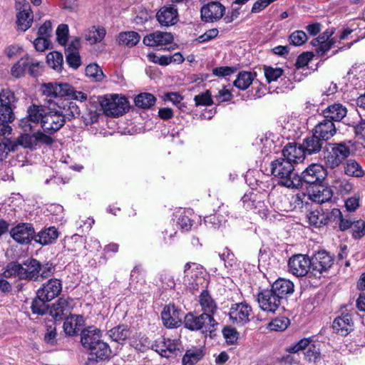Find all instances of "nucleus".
I'll list each match as a JSON object with an SVG mask.
<instances>
[{
	"mask_svg": "<svg viewBox=\"0 0 365 365\" xmlns=\"http://www.w3.org/2000/svg\"><path fill=\"white\" fill-rule=\"evenodd\" d=\"M271 173L273 176L279 179V184L288 187H300L299 175L294 172V164L286 158H279L271 164Z\"/></svg>",
	"mask_w": 365,
	"mask_h": 365,
	"instance_id": "nucleus-1",
	"label": "nucleus"
},
{
	"mask_svg": "<svg viewBox=\"0 0 365 365\" xmlns=\"http://www.w3.org/2000/svg\"><path fill=\"white\" fill-rule=\"evenodd\" d=\"M46 116V110L43 106L33 105L28 108L29 118H22L19 121V127L21 128L25 133L30 132L36 140H42L46 137L43 132L37 129L40 127L44 130V117Z\"/></svg>",
	"mask_w": 365,
	"mask_h": 365,
	"instance_id": "nucleus-2",
	"label": "nucleus"
},
{
	"mask_svg": "<svg viewBox=\"0 0 365 365\" xmlns=\"http://www.w3.org/2000/svg\"><path fill=\"white\" fill-rule=\"evenodd\" d=\"M41 268V264L38 260L29 258L22 263H9L4 271V276L7 278L17 277L19 279H37Z\"/></svg>",
	"mask_w": 365,
	"mask_h": 365,
	"instance_id": "nucleus-3",
	"label": "nucleus"
},
{
	"mask_svg": "<svg viewBox=\"0 0 365 365\" xmlns=\"http://www.w3.org/2000/svg\"><path fill=\"white\" fill-rule=\"evenodd\" d=\"M184 326L190 331H200L202 333L214 332L218 323L214 317H210L207 313L197 314L189 312L184 317Z\"/></svg>",
	"mask_w": 365,
	"mask_h": 365,
	"instance_id": "nucleus-4",
	"label": "nucleus"
},
{
	"mask_svg": "<svg viewBox=\"0 0 365 365\" xmlns=\"http://www.w3.org/2000/svg\"><path fill=\"white\" fill-rule=\"evenodd\" d=\"M350 154V148L345 143H328L323 150V160L327 167L334 169Z\"/></svg>",
	"mask_w": 365,
	"mask_h": 365,
	"instance_id": "nucleus-5",
	"label": "nucleus"
},
{
	"mask_svg": "<svg viewBox=\"0 0 365 365\" xmlns=\"http://www.w3.org/2000/svg\"><path fill=\"white\" fill-rule=\"evenodd\" d=\"M48 97H67L83 102L87 99V95L81 91H76L68 83H47V98Z\"/></svg>",
	"mask_w": 365,
	"mask_h": 365,
	"instance_id": "nucleus-6",
	"label": "nucleus"
},
{
	"mask_svg": "<svg viewBox=\"0 0 365 365\" xmlns=\"http://www.w3.org/2000/svg\"><path fill=\"white\" fill-rule=\"evenodd\" d=\"M101 106L108 116L118 117L123 115L128 110V101L125 97L113 95L110 97H103L101 101Z\"/></svg>",
	"mask_w": 365,
	"mask_h": 365,
	"instance_id": "nucleus-7",
	"label": "nucleus"
},
{
	"mask_svg": "<svg viewBox=\"0 0 365 365\" xmlns=\"http://www.w3.org/2000/svg\"><path fill=\"white\" fill-rule=\"evenodd\" d=\"M257 300L259 307L264 312L274 314L279 309H284L282 297L275 294L271 288L260 291L257 294Z\"/></svg>",
	"mask_w": 365,
	"mask_h": 365,
	"instance_id": "nucleus-8",
	"label": "nucleus"
},
{
	"mask_svg": "<svg viewBox=\"0 0 365 365\" xmlns=\"http://www.w3.org/2000/svg\"><path fill=\"white\" fill-rule=\"evenodd\" d=\"M327 175V171L323 165L319 163H312L302 173L301 175H299L300 187L303 183L310 186L321 185Z\"/></svg>",
	"mask_w": 365,
	"mask_h": 365,
	"instance_id": "nucleus-9",
	"label": "nucleus"
},
{
	"mask_svg": "<svg viewBox=\"0 0 365 365\" xmlns=\"http://www.w3.org/2000/svg\"><path fill=\"white\" fill-rule=\"evenodd\" d=\"M311 274L316 278H320L323 273L329 270L334 264L333 257L327 251L321 250L310 258Z\"/></svg>",
	"mask_w": 365,
	"mask_h": 365,
	"instance_id": "nucleus-10",
	"label": "nucleus"
},
{
	"mask_svg": "<svg viewBox=\"0 0 365 365\" xmlns=\"http://www.w3.org/2000/svg\"><path fill=\"white\" fill-rule=\"evenodd\" d=\"M53 98L55 100H52L51 97L47 98V108L55 109L57 107L58 113H61L65 119L68 120L80 116V108L76 103L63 100L61 97Z\"/></svg>",
	"mask_w": 365,
	"mask_h": 365,
	"instance_id": "nucleus-11",
	"label": "nucleus"
},
{
	"mask_svg": "<svg viewBox=\"0 0 365 365\" xmlns=\"http://www.w3.org/2000/svg\"><path fill=\"white\" fill-rule=\"evenodd\" d=\"M288 269L290 273L298 277L307 275L309 272V277L312 276L310 258L305 255L298 254L292 256L288 261Z\"/></svg>",
	"mask_w": 365,
	"mask_h": 365,
	"instance_id": "nucleus-12",
	"label": "nucleus"
},
{
	"mask_svg": "<svg viewBox=\"0 0 365 365\" xmlns=\"http://www.w3.org/2000/svg\"><path fill=\"white\" fill-rule=\"evenodd\" d=\"M16 9L17 29L22 31L29 29L33 21V15L31 7L26 0H15Z\"/></svg>",
	"mask_w": 365,
	"mask_h": 365,
	"instance_id": "nucleus-13",
	"label": "nucleus"
},
{
	"mask_svg": "<svg viewBox=\"0 0 365 365\" xmlns=\"http://www.w3.org/2000/svg\"><path fill=\"white\" fill-rule=\"evenodd\" d=\"M180 341L179 339L160 337L152 345V349L161 356L170 358L176 354L180 350Z\"/></svg>",
	"mask_w": 365,
	"mask_h": 365,
	"instance_id": "nucleus-14",
	"label": "nucleus"
},
{
	"mask_svg": "<svg viewBox=\"0 0 365 365\" xmlns=\"http://www.w3.org/2000/svg\"><path fill=\"white\" fill-rule=\"evenodd\" d=\"M240 202L245 210H252L258 213L262 219L268 217L269 210L264 201L259 199L257 194L254 192L245 193Z\"/></svg>",
	"mask_w": 365,
	"mask_h": 365,
	"instance_id": "nucleus-15",
	"label": "nucleus"
},
{
	"mask_svg": "<svg viewBox=\"0 0 365 365\" xmlns=\"http://www.w3.org/2000/svg\"><path fill=\"white\" fill-rule=\"evenodd\" d=\"M173 36L170 33L155 31L143 38V43L148 46L158 47L160 49L173 48L172 46Z\"/></svg>",
	"mask_w": 365,
	"mask_h": 365,
	"instance_id": "nucleus-16",
	"label": "nucleus"
},
{
	"mask_svg": "<svg viewBox=\"0 0 365 365\" xmlns=\"http://www.w3.org/2000/svg\"><path fill=\"white\" fill-rule=\"evenodd\" d=\"M47 108V134H52L62 128L66 119L61 113H58V108ZM53 138L47 135V146L52 144Z\"/></svg>",
	"mask_w": 365,
	"mask_h": 365,
	"instance_id": "nucleus-17",
	"label": "nucleus"
},
{
	"mask_svg": "<svg viewBox=\"0 0 365 365\" xmlns=\"http://www.w3.org/2000/svg\"><path fill=\"white\" fill-rule=\"evenodd\" d=\"M34 234V228L29 223H19L10 230V235L14 240L22 245L30 243Z\"/></svg>",
	"mask_w": 365,
	"mask_h": 365,
	"instance_id": "nucleus-18",
	"label": "nucleus"
},
{
	"mask_svg": "<svg viewBox=\"0 0 365 365\" xmlns=\"http://www.w3.org/2000/svg\"><path fill=\"white\" fill-rule=\"evenodd\" d=\"M225 7L218 1H211L200 9L202 20L205 22H214L224 15Z\"/></svg>",
	"mask_w": 365,
	"mask_h": 365,
	"instance_id": "nucleus-19",
	"label": "nucleus"
},
{
	"mask_svg": "<svg viewBox=\"0 0 365 365\" xmlns=\"http://www.w3.org/2000/svg\"><path fill=\"white\" fill-rule=\"evenodd\" d=\"M251 312L252 308L247 303H237L230 309V319L234 324L244 325L250 322Z\"/></svg>",
	"mask_w": 365,
	"mask_h": 365,
	"instance_id": "nucleus-20",
	"label": "nucleus"
},
{
	"mask_svg": "<svg viewBox=\"0 0 365 365\" xmlns=\"http://www.w3.org/2000/svg\"><path fill=\"white\" fill-rule=\"evenodd\" d=\"M163 324L168 328L179 327L182 323V314L174 304L165 306L161 313Z\"/></svg>",
	"mask_w": 365,
	"mask_h": 365,
	"instance_id": "nucleus-21",
	"label": "nucleus"
},
{
	"mask_svg": "<svg viewBox=\"0 0 365 365\" xmlns=\"http://www.w3.org/2000/svg\"><path fill=\"white\" fill-rule=\"evenodd\" d=\"M229 215L228 206L222 204L214 214L205 217L204 222L209 228L217 229L226 222Z\"/></svg>",
	"mask_w": 365,
	"mask_h": 365,
	"instance_id": "nucleus-22",
	"label": "nucleus"
},
{
	"mask_svg": "<svg viewBox=\"0 0 365 365\" xmlns=\"http://www.w3.org/2000/svg\"><path fill=\"white\" fill-rule=\"evenodd\" d=\"M156 18L161 26L174 25L178 20V10L174 5L164 6L157 12Z\"/></svg>",
	"mask_w": 365,
	"mask_h": 365,
	"instance_id": "nucleus-23",
	"label": "nucleus"
},
{
	"mask_svg": "<svg viewBox=\"0 0 365 365\" xmlns=\"http://www.w3.org/2000/svg\"><path fill=\"white\" fill-rule=\"evenodd\" d=\"M306 151L302 145L297 146L295 143H288L282 150L283 158L292 164L302 162L305 158Z\"/></svg>",
	"mask_w": 365,
	"mask_h": 365,
	"instance_id": "nucleus-24",
	"label": "nucleus"
},
{
	"mask_svg": "<svg viewBox=\"0 0 365 365\" xmlns=\"http://www.w3.org/2000/svg\"><path fill=\"white\" fill-rule=\"evenodd\" d=\"M312 133L326 143L336 134V128L331 120L324 119L314 127Z\"/></svg>",
	"mask_w": 365,
	"mask_h": 365,
	"instance_id": "nucleus-25",
	"label": "nucleus"
},
{
	"mask_svg": "<svg viewBox=\"0 0 365 365\" xmlns=\"http://www.w3.org/2000/svg\"><path fill=\"white\" fill-rule=\"evenodd\" d=\"M323 115L325 119L331 120V122H340L347 114V108L345 106L339 103H335L327 106L323 111Z\"/></svg>",
	"mask_w": 365,
	"mask_h": 365,
	"instance_id": "nucleus-26",
	"label": "nucleus"
},
{
	"mask_svg": "<svg viewBox=\"0 0 365 365\" xmlns=\"http://www.w3.org/2000/svg\"><path fill=\"white\" fill-rule=\"evenodd\" d=\"M332 327L338 334L346 336L354 329V322L351 316L346 314L336 317L333 322Z\"/></svg>",
	"mask_w": 365,
	"mask_h": 365,
	"instance_id": "nucleus-27",
	"label": "nucleus"
},
{
	"mask_svg": "<svg viewBox=\"0 0 365 365\" xmlns=\"http://www.w3.org/2000/svg\"><path fill=\"white\" fill-rule=\"evenodd\" d=\"M271 289L278 296L282 297V301L284 303L287 297L294 292V285L290 280L279 278L272 284Z\"/></svg>",
	"mask_w": 365,
	"mask_h": 365,
	"instance_id": "nucleus-28",
	"label": "nucleus"
},
{
	"mask_svg": "<svg viewBox=\"0 0 365 365\" xmlns=\"http://www.w3.org/2000/svg\"><path fill=\"white\" fill-rule=\"evenodd\" d=\"M101 330L94 327H89L82 330L81 333V342L83 346L90 350L101 340Z\"/></svg>",
	"mask_w": 365,
	"mask_h": 365,
	"instance_id": "nucleus-29",
	"label": "nucleus"
},
{
	"mask_svg": "<svg viewBox=\"0 0 365 365\" xmlns=\"http://www.w3.org/2000/svg\"><path fill=\"white\" fill-rule=\"evenodd\" d=\"M191 210L179 208L174 212V220L182 231H188L192 226V220L190 218Z\"/></svg>",
	"mask_w": 365,
	"mask_h": 365,
	"instance_id": "nucleus-30",
	"label": "nucleus"
},
{
	"mask_svg": "<svg viewBox=\"0 0 365 365\" xmlns=\"http://www.w3.org/2000/svg\"><path fill=\"white\" fill-rule=\"evenodd\" d=\"M49 312L55 321H60L63 319V317L66 316L68 312V302L63 298H59L52 306L48 308L47 305V312Z\"/></svg>",
	"mask_w": 365,
	"mask_h": 365,
	"instance_id": "nucleus-31",
	"label": "nucleus"
},
{
	"mask_svg": "<svg viewBox=\"0 0 365 365\" xmlns=\"http://www.w3.org/2000/svg\"><path fill=\"white\" fill-rule=\"evenodd\" d=\"M199 298L200 305L203 312L202 313H207L210 317H213L217 311V305L209 292L204 290L200 294Z\"/></svg>",
	"mask_w": 365,
	"mask_h": 365,
	"instance_id": "nucleus-32",
	"label": "nucleus"
},
{
	"mask_svg": "<svg viewBox=\"0 0 365 365\" xmlns=\"http://www.w3.org/2000/svg\"><path fill=\"white\" fill-rule=\"evenodd\" d=\"M315 190L309 192V198L315 202L322 204L329 201L332 197V191L329 187L321 185L314 186Z\"/></svg>",
	"mask_w": 365,
	"mask_h": 365,
	"instance_id": "nucleus-33",
	"label": "nucleus"
},
{
	"mask_svg": "<svg viewBox=\"0 0 365 365\" xmlns=\"http://www.w3.org/2000/svg\"><path fill=\"white\" fill-rule=\"evenodd\" d=\"M326 143L318 138L314 133L311 136L304 139L303 147L308 155H312L319 153Z\"/></svg>",
	"mask_w": 365,
	"mask_h": 365,
	"instance_id": "nucleus-34",
	"label": "nucleus"
},
{
	"mask_svg": "<svg viewBox=\"0 0 365 365\" xmlns=\"http://www.w3.org/2000/svg\"><path fill=\"white\" fill-rule=\"evenodd\" d=\"M46 284H43L37 291L36 297L32 302L31 310L34 314L43 315L46 313V294L44 292Z\"/></svg>",
	"mask_w": 365,
	"mask_h": 365,
	"instance_id": "nucleus-35",
	"label": "nucleus"
},
{
	"mask_svg": "<svg viewBox=\"0 0 365 365\" xmlns=\"http://www.w3.org/2000/svg\"><path fill=\"white\" fill-rule=\"evenodd\" d=\"M83 317L81 316H71L66 317L63 325V331L66 334L69 336L75 335L82 325Z\"/></svg>",
	"mask_w": 365,
	"mask_h": 365,
	"instance_id": "nucleus-36",
	"label": "nucleus"
},
{
	"mask_svg": "<svg viewBox=\"0 0 365 365\" xmlns=\"http://www.w3.org/2000/svg\"><path fill=\"white\" fill-rule=\"evenodd\" d=\"M140 39L139 34L133 31L120 32L117 38L119 45L128 47L135 46L140 41Z\"/></svg>",
	"mask_w": 365,
	"mask_h": 365,
	"instance_id": "nucleus-37",
	"label": "nucleus"
},
{
	"mask_svg": "<svg viewBox=\"0 0 365 365\" xmlns=\"http://www.w3.org/2000/svg\"><path fill=\"white\" fill-rule=\"evenodd\" d=\"M90 355L95 356L96 361L105 360L109 358L111 354V349L109 345L100 340L96 345L90 349Z\"/></svg>",
	"mask_w": 365,
	"mask_h": 365,
	"instance_id": "nucleus-38",
	"label": "nucleus"
},
{
	"mask_svg": "<svg viewBox=\"0 0 365 365\" xmlns=\"http://www.w3.org/2000/svg\"><path fill=\"white\" fill-rule=\"evenodd\" d=\"M130 330L124 324L115 327L108 331L109 337L118 343L125 341L130 336Z\"/></svg>",
	"mask_w": 365,
	"mask_h": 365,
	"instance_id": "nucleus-39",
	"label": "nucleus"
},
{
	"mask_svg": "<svg viewBox=\"0 0 365 365\" xmlns=\"http://www.w3.org/2000/svg\"><path fill=\"white\" fill-rule=\"evenodd\" d=\"M31 63V58L30 56L28 55L24 56L13 65L11 68V75L16 78L23 77Z\"/></svg>",
	"mask_w": 365,
	"mask_h": 365,
	"instance_id": "nucleus-40",
	"label": "nucleus"
},
{
	"mask_svg": "<svg viewBox=\"0 0 365 365\" xmlns=\"http://www.w3.org/2000/svg\"><path fill=\"white\" fill-rule=\"evenodd\" d=\"M106 34V29L103 27L92 26L86 31L84 34L85 39L90 44H95L101 42Z\"/></svg>",
	"mask_w": 365,
	"mask_h": 365,
	"instance_id": "nucleus-41",
	"label": "nucleus"
},
{
	"mask_svg": "<svg viewBox=\"0 0 365 365\" xmlns=\"http://www.w3.org/2000/svg\"><path fill=\"white\" fill-rule=\"evenodd\" d=\"M204 356L202 349L193 347L186 351L182 357V365H195Z\"/></svg>",
	"mask_w": 365,
	"mask_h": 365,
	"instance_id": "nucleus-42",
	"label": "nucleus"
},
{
	"mask_svg": "<svg viewBox=\"0 0 365 365\" xmlns=\"http://www.w3.org/2000/svg\"><path fill=\"white\" fill-rule=\"evenodd\" d=\"M346 175L355 178L362 177L364 171L361 166L355 160H348L344 166Z\"/></svg>",
	"mask_w": 365,
	"mask_h": 365,
	"instance_id": "nucleus-43",
	"label": "nucleus"
},
{
	"mask_svg": "<svg viewBox=\"0 0 365 365\" xmlns=\"http://www.w3.org/2000/svg\"><path fill=\"white\" fill-rule=\"evenodd\" d=\"M253 79L254 77L251 72L242 71L238 73L233 83L237 88L245 90L252 84Z\"/></svg>",
	"mask_w": 365,
	"mask_h": 365,
	"instance_id": "nucleus-44",
	"label": "nucleus"
},
{
	"mask_svg": "<svg viewBox=\"0 0 365 365\" xmlns=\"http://www.w3.org/2000/svg\"><path fill=\"white\" fill-rule=\"evenodd\" d=\"M47 65L57 72L61 71L63 65V54L58 51H52L47 54Z\"/></svg>",
	"mask_w": 365,
	"mask_h": 365,
	"instance_id": "nucleus-45",
	"label": "nucleus"
},
{
	"mask_svg": "<svg viewBox=\"0 0 365 365\" xmlns=\"http://www.w3.org/2000/svg\"><path fill=\"white\" fill-rule=\"evenodd\" d=\"M156 98L149 93H143L135 98V104L136 106L142 108H149L155 103Z\"/></svg>",
	"mask_w": 365,
	"mask_h": 365,
	"instance_id": "nucleus-46",
	"label": "nucleus"
},
{
	"mask_svg": "<svg viewBox=\"0 0 365 365\" xmlns=\"http://www.w3.org/2000/svg\"><path fill=\"white\" fill-rule=\"evenodd\" d=\"M326 214L319 210L310 212L307 215L308 222L315 227H320L327 224L326 222Z\"/></svg>",
	"mask_w": 365,
	"mask_h": 365,
	"instance_id": "nucleus-47",
	"label": "nucleus"
},
{
	"mask_svg": "<svg viewBox=\"0 0 365 365\" xmlns=\"http://www.w3.org/2000/svg\"><path fill=\"white\" fill-rule=\"evenodd\" d=\"M62 290L61 282L58 279H51L47 282V302L58 296Z\"/></svg>",
	"mask_w": 365,
	"mask_h": 365,
	"instance_id": "nucleus-48",
	"label": "nucleus"
},
{
	"mask_svg": "<svg viewBox=\"0 0 365 365\" xmlns=\"http://www.w3.org/2000/svg\"><path fill=\"white\" fill-rule=\"evenodd\" d=\"M37 34L38 37L33 43L36 51L43 52L46 50V24L40 26Z\"/></svg>",
	"mask_w": 365,
	"mask_h": 365,
	"instance_id": "nucleus-49",
	"label": "nucleus"
},
{
	"mask_svg": "<svg viewBox=\"0 0 365 365\" xmlns=\"http://www.w3.org/2000/svg\"><path fill=\"white\" fill-rule=\"evenodd\" d=\"M264 73L267 81L270 83L272 81H276L279 77L283 75L284 71L280 68H274L272 66H264Z\"/></svg>",
	"mask_w": 365,
	"mask_h": 365,
	"instance_id": "nucleus-50",
	"label": "nucleus"
},
{
	"mask_svg": "<svg viewBox=\"0 0 365 365\" xmlns=\"http://www.w3.org/2000/svg\"><path fill=\"white\" fill-rule=\"evenodd\" d=\"M63 207L59 204H51L47 207V212L51 215L50 220L51 222H61L63 219Z\"/></svg>",
	"mask_w": 365,
	"mask_h": 365,
	"instance_id": "nucleus-51",
	"label": "nucleus"
},
{
	"mask_svg": "<svg viewBox=\"0 0 365 365\" xmlns=\"http://www.w3.org/2000/svg\"><path fill=\"white\" fill-rule=\"evenodd\" d=\"M219 257L224 262L225 267L227 269H231L236 264V258L234 254L227 247L219 254Z\"/></svg>",
	"mask_w": 365,
	"mask_h": 365,
	"instance_id": "nucleus-52",
	"label": "nucleus"
},
{
	"mask_svg": "<svg viewBox=\"0 0 365 365\" xmlns=\"http://www.w3.org/2000/svg\"><path fill=\"white\" fill-rule=\"evenodd\" d=\"M68 26L65 24L58 25L56 31V39L58 43L61 46H65L68 41Z\"/></svg>",
	"mask_w": 365,
	"mask_h": 365,
	"instance_id": "nucleus-53",
	"label": "nucleus"
},
{
	"mask_svg": "<svg viewBox=\"0 0 365 365\" xmlns=\"http://www.w3.org/2000/svg\"><path fill=\"white\" fill-rule=\"evenodd\" d=\"M289 320L287 317L276 318L269 324L268 327L272 331H283L288 327Z\"/></svg>",
	"mask_w": 365,
	"mask_h": 365,
	"instance_id": "nucleus-54",
	"label": "nucleus"
},
{
	"mask_svg": "<svg viewBox=\"0 0 365 365\" xmlns=\"http://www.w3.org/2000/svg\"><path fill=\"white\" fill-rule=\"evenodd\" d=\"M86 74L87 76L94 78L96 81H100L103 78V73L96 63H91L87 66Z\"/></svg>",
	"mask_w": 365,
	"mask_h": 365,
	"instance_id": "nucleus-55",
	"label": "nucleus"
},
{
	"mask_svg": "<svg viewBox=\"0 0 365 365\" xmlns=\"http://www.w3.org/2000/svg\"><path fill=\"white\" fill-rule=\"evenodd\" d=\"M195 106H210L213 103L212 95L210 91L198 94L194 97Z\"/></svg>",
	"mask_w": 365,
	"mask_h": 365,
	"instance_id": "nucleus-56",
	"label": "nucleus"
},
{
	"mask_svg": "<svg viewBox=\"0 0 365 365\" xmlns=\"http://www.w3.org/2000/svg\"><path fill=\"white\" fill-rule=\"evenodd\" d=\"M273 203L276 208L281 211L289 212L293 209L289 197L284 195H278L277 201H274Z\"/></svg>",
	"mask_w": 365,
	"mask_h": 365,
	"instance_id": "nucleus-57",
	"label": "nucleus"
},
{
	"mask_svg": "<svg viewBox=\"0 0 365 365\" xmlns=\"http://www.w3.org/2000/svg\"><path fill=\"white\" fill-rule=\"evenodd\" d=\"M66 59L68 66L75 70L81 64L79 52L66 51Z\"/></svg>",
	"mask_w": 365,
	"mask_h": 365,
	"instance_id": "nucleus-58",
	"label": "nucleus"
},
{
	"mask_svg": "<svg viewBox=\"0 0 365 365\" xmlns=\"http://www.w3.org/2000/svg\"><path fill=\"white\" fill-rule=\"evenodd\" d=\"M352 237L361 239L365 235V222L362 220L354 221L352 225Z\"/></svg>",
	"mask_w": 365,
	"mask_h": 365,
	"instance_id": "nucleus-59",
	"label": "nucleus"
},
{
	"mask_svg": "<svg viewBox=\"0 0 365 365\" xmlns=\"http://www.w3.org/2000/svg\"><path fill=\"white\" fill-rule=\"evenodd\" d=\"M290 43L294 46H301L307 41V36L303 31H295L289 36Z\"/></svg>",
	"mask_w": 365,
	"mask_h": 365,
	"instance_id": "nucleus-60",
	"label": "nucleus"
},
{
	"mask_svg": "<svg viewBox=\"0 0 365 365\" xmlns=\"http://www.w3.org/2000/svg\"><path fill=\"white\" fill-rule=\"evenodd\" d=\"M14 120L13 106L0 105V120L3 122H12Z\"/></svg>",
	"mask_w": 365,
	"mask_h": 365,
	"instance_id": "nucleus-61",
	"label": "nucleus"
},
{
	"mask_svg": "<svg viewBox=\"0 0 365 365\" xmlns=\"http://www.w3.org/2000/svg\"><path fill=\"white\" fill-rule=\"evenodd\" d=\"M15 101L16 98L14 93L11 91L9 89H4L0 93V105L13 106V103Z\"/></svg>",
	"mask_w": 365,
	"mask_h": 365,
	"instance_id": "nucleus-62",
	"label": "nucleus"
},
{
	"mask_svg": "<svg viewBox=\"0 0 365 365\" xmlns=\"http://www.w3.org/2000/svg\"><path fill=\"white\" fill-rule=\"evenodd\" d=\"M312 341L309 339L304 338L299 340L297 344L287 348L289 353H297L299 351H306Z\"/></svg>",
	"mask_w": 365,
	"mask_h": 365,
	"instance_id": "nucleus-63",
	"label": "nucleus"
},
{
	"mask_svg": "<svg viewBox=\"0 0 365 365\" xmlns=\"http://www.w3.org/2000/svg\"><path fill=\"white\" fill-rule=\"evenodd\" d=\"M222 334L228 344H234L238 339V332L232 327H227L223 329Z\"/></svg>",
	"mask_w": 365,
	"mask_h": 365,
	"instance_id": "nucleus-64",
	"label": "nucleus"
}]
</instances>
